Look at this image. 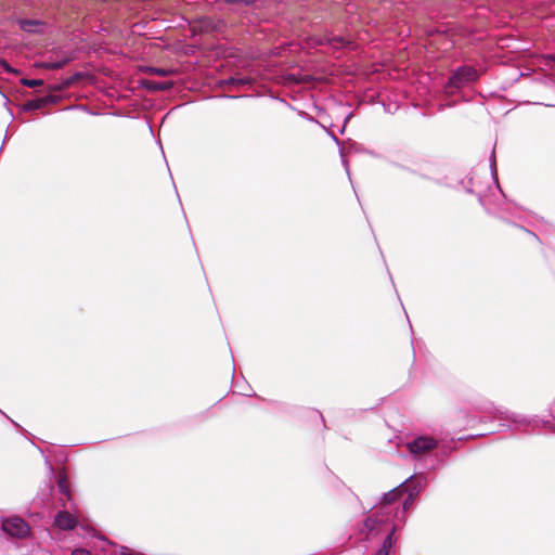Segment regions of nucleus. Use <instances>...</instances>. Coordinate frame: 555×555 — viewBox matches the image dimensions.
<instances>
[{
	"label": "nucleus",
	"mask_w": 555,
	"mask_h": 555,
	"mask_svg": "<svg viewBox=\"0 0 555 555\" xmlns=\"http://www.w3.org/2000/svg\"><path fill=\"white\" fill-rule=\"evenodd\" d=\"M412 486L413 481H408L386 493L383 498V506L379 513L366 518L364 522V530L366 532L367 539L377 535L380 531L386 533V538L383 542V545L378 550L376 555H389L391 552H395V550H392V545L396 542L393 531L397 529V525L393 524L390 527V525L388 524L389 515L392 513L393 509L391 507V504L395 503L397 499L400 495H402L403 492L409 491Z\"/></svg>",
	"instance_id": "f257e3e1"
},
{
	"label": "nucleus",
	"mask_w": 555,
	"mask_h": 555,
	"mask_svg": "<svg viewBox=\"0 0 555 555\" xmlns=\"http://www.w3.org/2000/svg\"><path fill=\"white\" fill-rule=\"evenodd\" d=\"M478 74L476 69L468 66L460 67L449 79L447 90L452 92L453 89H460L466 83L476 80Z\"/></svg>",
	"instance_id": "f03ea898"
},
{
	"label": "nucleus",
	"mask_w": 555,
	"mask_h": 555,
	"mask_svg": "<svg viewBox=\"0 0 555 555\" xmlns=\"http://www.w3.org/2000/svg\"><path fill=\"white\" fill-rule=\"evenodd\" d=\"M2 530L16 538H24L29 532L28 525L20 517H9L2 521Z\"/></svg>",
	"instance_id": "7ed1b4c3"
},
{
	"label": "nucleus",
	"mask_w": 555,
	"mask_h": 555,
	"mask_svg": "<svg viewBox=\"0 0 555 555\" xmlns=\"http://www.w3.org/2000/svg\"><path fill=\"white\" fill-rule=\"evenodd\" d=\"M72 509L74 514L68 511H60L54 518V524L57 528L62 530H72L76 527L79 521L80 515L78 514L76 507L73 505Z\"/></svg>",
	"instance_id": "20e7f679"
},
{
	"label": "nucleus",
	"mask_w": 555,
	"mask_h": 555,
	"mask_svg": "<svg viewBox=\"0 0 555 555\" xmlns=\"http://www.w3.org/2000/svg\"><path fill=\"white\" fill-rule=\"evenodd\" d=\"M409 451L415 455L420 456L433 450L436 447V441L429 437H418L408 444Z\"/></svg>",
	"instance_id": "39448f33"
},
{
	"label": "nucleus",
	"mask_w": 555,
	"mask_h": 555,
	"mask_svg": "<svg viewBox=\"0 0 555 555\" xmlns=\"http://www.w3.org/2000/svg\"><path fill=\"white\" fill-rule=\"evenodd\" d=\"M18 25L21 29L28 33H39L42 28V24L37 20H20Z\"/></svg>",
	"instance_id": "423d86ee"
},
{
	"label": "nucleus",
	"mask_w": 555,
	"mask_h": 555,
	"mask_svg": "<svg viewBox=\"0 0 555 555\" xmlns=\"http://www.w3.org/2000/svg\"><path fill=\"white\" fill-rule=\"evenodd\" d=\"M57 487L62 494H64L68 501L72 500L70 491L68 487V480L67 477L64 474H61L57 479Z\"/></svg>",
	"instance_id": "0eeeda50"
},
{
	"label": "nucleus",
	"mask_w": 555,
	"mask_h": 555,
	"mask_svg": "<svg viewBox=\"0 0 555 555\" xmlns=\"http://www.w3.org/2000/svg\"><path fill=\"white\" fill-rule=\"evenodd\" d=\"M412 499H413V492L411 491L403 501L402 509L401 511H399L398 508L396 509L395 517L398 520H399V514L404 513V511L411 505Z\"/></svg>",
	"instance_id": "6e6552de"
},
{
	"label": "nucleus",
	"mask_w": 555,
	"mask_h": 555,
	"mask_svg": "<svg viewBox=\"0 0 555 555\" xmlns=\"http://www.w3.org/2000/svg\"><path fill=\"white\" fill-rule=\"evenodd\" d=\"M23 85H25L27 87H30V88H34V87L41 86L42 85V80H38V79H24L23 80Z\"/></svg>",
	"instance_id": "1a4fd4ad"
},
{
	"label": "nucleus",
	"mask_w": 555,
	"mask_h": 555,
	"mask_svg": "<svg viewBox=\"0 0 555 555\" xmlns=\"http://www.w3.org/2000/svg\"><path fill=\"white\" fill-rule=\"evenodd\" d=\"M155 75H158V76H166L167 75V70L166 69H163V68H152L151 69Z\"/></svg>",
	"instance_id": "9d476101"
},
{
	"label": "nucleus",
	"mask_w": 555,
	"mask_h": 555,
	"mask_svg": "<svg viewBox=\"0 0 555 555\" xmlns=\"http://www.w3.org/2000/svg\"><path fill=\"white\" fill-rule=\"evenodd\" d=\"M72 555H90V552L85 550H76L72 553Z\"/></svg>",
	"instance_id": "9b49d317"
},
{
	"label": "nucleus",
	"mask_w": 555,
	"mask_h": 555,
	"mask_svg": "<svg viewBox=\"0 0 555 555\" xmlns=\"http://www.w3.org/2000/svg\"><path fill=\"white\" fill-rule=\"evenodd\" d=\"M156 88H158V89H165V86H163V85H162V86H157Z\"/></svg>",
	"instance_id": "f8f14e48"
},
{
	"label": "nucleus",
	"mask_w": 555,
	"mask_h": 555,
	"mask_svg": "<svg viewBox=\"0 0 555 555\" xmlns=\"http://www.w3.org/2000/svg\"><path fill=\"white\" fill-rule=\"evenodd\" d=\"M120 555H130V554H129V553H125V552L122 551Z\"/></svg>",
	"instance_id": "ddd939ff"
}]
</instances>
